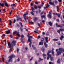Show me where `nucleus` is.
<instances>
[{
  "label": "nucleus",
  "mask_w": 64,
  "mask_h": 64,
  "mask_svg": "<svg viewBox=\"0 0 64 64\" xmlns=\"http://www.w3.org/2000/svg\"><path fill=\"white\" fill-rule=\"evenodd\" d=\"M16 41L15 40H13L12 42L10 44V42H8V46L9 47H10V50L11 51H12V50L11 49H12V48H13V46H15V45H16Z\"/></svg>",
  "instance_id": "obj_1"
},
{
  "label": "nucleus",
  "mask_w": 64,
  "mask_h": 64,
  "mask_svg": "<svg viewBox=\"0 0 64 64\" xmlns=\"http://www.w3.org/2000/svg\"><path fill=\"white\" fill-rule=\"evenodd\" d=\"M58 50H59V49H57L56 50V51L57 52L58 55H59L60 54H61V53H63V52H64V48H59V51H58Z\"/></svg>",
  "instance_id": "obj_2"
},
{
  "label": "nucleus",
  "mask_w": 64,
  "mask_h": 64,
  "mask_svg": "<svg viewBox=\"0 0 64 64\" xmlns=\"http://www.w3.org/2000/svg\"><path fill=\"white\" fill-rule=\"evenodd\" d=\"M13 34L14 35H15V34H16L17 35L18 37L16 38V39H18L19 38V37L20 36V35L19 34V32H17L16 31H15L13 33Z\"/></svg>",
  "instance_id": "obj_3"
},
{
  "label": "nucleus",
  "mask_w": 64,
  "mask_h": 64,
  "mask_svg": "<svg viewBox=\"0 0 64 64\" xmlns=\"http://www.w3.org/2000/svg\"><path fill=\"white\" fill-rule=\"evenodd\" d=\"M45 39L46 40V42H44V45L46 48H47L48 47V44H46V43H48V37H46L45 38Z\"/></svg>",
  "instance_id": "obj_4"
},
{
  "label": "nucleus",
  "mask_w": 64,
  "mask_h": 64,
  "mask_svg": "<svg viewBox=\"0 0 64 64\" xmlns=\"http://www.w3.org/2000/svg\"><path fill=\"white\" fill-rule=\"evenodd\" d=\"M60 61H62V58H58V60L57 61V62L58 64H60Z\"/></svg>",
  "instance_id": "obj_5"
},
{
  "label": "nucleus",
  "mask_w": 64,
  "mask_h": 64,
  "mask_svg": "<svg viewBox=\"0 0 64 64\" xmlns=\"http://www.w3.org/2000/svg\"><path fill=\"white\" fill-rule=\"evenodd\" d=\"M52 14H53L54 15H58V18H60V14H58L56 12L55 13H53Z\"/></svg>",
  "instance_id": "obj_6"
},
{
  "label": "nucleus",
  "mask_w": 64,
  "mask_h": 64,
  "mask_svg": "<svg viewBox=\"0 0 64 64\" xmlns=\"http://www.w3.org/2000/svg\"><path fill=\"white\" fill-rule=\"evenodd\" d=\"M15 56L14 55V54H12V55H11L10 56H9L8 57L10 59H12V58H15Z\"/></svg>",
  "instance_id": "obj_7"
},
{
  "label": "nucleus",
  "mask_w": 64,
  "mask_h": 64,
  "mask_svg": "<svg viewBox=\"0 0 64 64\" xmlns=\"http://www.w3.org/2000/svg\"><path fill=\"white\" fill-rule=\"evenodd\" d=\"M33 38V36H30L28 38V42H31V40H30L31 38Z\"/></svg>",
  "instance_id": "obj_8"
},
{
  "label": "nucleus",
  "mask_w": 64,
  "mask_h": 64,
  "mask_svg": "<svg viewBox=\"0 0 64 64\" xmlns=\"http://www.w3.org/2000/svg\"><path fill=\"white\" fill-rule=\"evenodd\" d=\"M56 27H60V28H62V26L59 24L58 25V23H56Z\"/></svg>",
  "instance_id": "obj_9"
},
{
  "label": "nucleus",
  "mask_w": 64,
  "mask_h": 64,
  "mask_svg": "<svg viewBox=\"0 0 64 64\" xmlns=\"http://www.w3.org/2000/svg\"><path fill=\"white\" fill-rule=\"evenodd\" d=\"M27 15V14H24V15H23V17L24 18V19L26 21V16Z\"/></svg>",
  "instance_id": "obj_10"
},
{
  "label": "nucleus",
  "mask_w": 64,
  "mask_h": 64,
  "mask_svg": "<svg viewBox=\"0 0 64 64\" xmlns=\"http://www.w3.org/2000/svg\"><path fill=\"white\" fill-rule=\"evenodd\" d=\"M54 48H53L52 49V54L53 55V56H54Z\"/></svg>",
  "instance_id": "obj_11"
},
{
  "label": "nucleus",
  "mask_w": 64,
  "mask_h": 64,
  "mask_svg": "<svg viewBox=\"0 0 64 64\" xmlns=\"http://www.w3.org/2000/svg\"><path fill=\"white\" fill-rule=\"evenodd\" d=\"M41 16V18H42V19H43L44 18V19H45L46 18V16H44V15Z\"/></svg>",
  "instance_id": "obj_12"
},
{
  "label": "nucleus",
  "mask_w": 64,
  "mask_h": 64,
  "mask_svg": "<svg viewBox=\"0 0 64 64\" xmlns=\"http://www.w3.org/2000/svg\"><path fill=\"white\" fill-rule=\"evenodd\" d=\"M49 4H50V5H53V6H54L55 5V4H54V3L50 1L49 2Z\"/></svg>",
  "instance_id": "obj_13"
},
{
  "label": "nucleus",
  "mask_w": 64,
  "mask_h": 64,
  "mask_svg": "<svg viewBox=\"0 0 64 64\" xmlns=\"http://www.w3.org/2000/svg\"><path fill=\"white\" fill-rule=\"evenodd\" d=\"M48 23L49 25H50V26H51V27L52 26V22H48Z\"/></svg>",
  "instance_id": "obj_14"
},
{
  "label": "nucleus",
  "mask_w": 64,
  "mask_h": 64,
  "mask_svg": "<svg viewBox=\"0 0 64 64\" xmlns=\"http://www.w3.org/2000/svg\"><path fill=\"white\" fill-rule=\"evenodd\" d=\"M48 52L47 55L48 56H49V53H51V51L48 50Z\"/></svg>",
  "instance_id": "obj_15"
},
{
  "label": "nucleus",
  "mask_w": 64,
  "mask_h": 64,
  "mask_svg": "<svg viewBox=\"0 0 64 64\" xmlns=\"http://www.w3.org/2000/svg\"><path fill=\"white\" fill-rule=\"evenodd\" d=\"M24 36L23 35H22L21 38H22L20 39V40L21 41V42H23V40H22V38H23L24 37Z\"/></svg>",
  "instance_id": "obj_16"
},
{
  "label": "nucleus",
  "mask_w": 64,
  "mask_h": 64,
  "mask_svg": "<svg viewBox=\"0 0 64 64\" xmlns=\"http://www.w3.org/2000/svg\"><path fill=\"white\" fill-rule=\"evenodd\" d=\"M6 34H8L9 33L10 34V31L9 30H6Z\"/></svg>",
  "instance_id": "obj_17"
},
{
  "label": "nucleus",
  "mask_w": 64,
  "mask_h": 64,
  "mask_svg": "<svg viewBox=\"0 0 64 64\" xmlns=\"http://www.w3.org/2000/svg\"><path fill=\"white\" fill-rule=\"evenodd\" d=\"M19 20H20V21H22V19L21 18H18L17 19L16 21H18Z\"/></svg>",
  "instance_id": "obj_18"
},
{
  "label": "nucleus",
  "mask_w": 64,
  "mask_h": 64,
  "mask_svg": "<svg viewBox=\"0 0 64 64\" xmlns=\"http://www.w3.org/2000/svg\"><path fill=\"white\" fill-rule=\"evenodd\" d=\"M64 38V36L63 35H62L61 36V37H60V39L61 40H62L63 39V38Z\"/></svg>",
  "instance_id": "obj_19"
},
{
  "label": "nucleus",
  "mask_w": 64,
  "mask_h": 64,
  "mask_svg": "<svg viewBox=\"0 0 64 64\" xmlns=\"http://www.w3.org/2000/svg\"><path fill=\"white\" fill-rule=\"evenodd\" d=\"M41 4H42V5H41L40 6V8H41V7H43V5H44V3L42 2L41 3Z\"/></svg>",
  "instance_id": "obj_20"
},
{
  "label": "nucleus",
  "mask_w": 64,
  "mask_h": 64,
  "mask_svg": "<svg viewBox=\"0 0 64 64\" xmlns=\"http://www.w3.org/2000/svg\"><path fill=\"white\" fill-rule=\"evenodd\" d=\"M50 58V60L51 61H53L54 60V58L53 57H51Z\"/></svg>",
  "instance_id": "obj_21"
},
{
  "label": "nucleus",
  "mask_w": 64,
  "mask_h": 64,
  "mask_svg": "<svg viewBox=\"0 0 64 64\" xmlns=\"http://www.w3.org/2000/svg\"><path fill=\"white\" fill-rule=\"evenodd\" d=\"M48 17H49V18H52V16H51V15L50 14H48Z\"/></svg>",
  "instance_id": "obj_22"
},
{
  "label": "nucleus",
  "mask_w": 64,
  "mask_h": 64,
  "mask_svg": "<svg viewBox=\"0 0 64 64\" xmlns=\"http://www.w3.org/2000/svg\"><path fill=\"white\" fill-rule=\"evenodd\" d=\"M41 50H42V52H44V50H45V48H42L41 49Z\"/></svg>",
  "instance_id": "obj_23"
},
{
  "label": "nucleus",
  "mask_w": 64,
  "mask_h": 64,
  "mask_svg": "<svg viewBox=\"0 0 64 64\" xmlns=\"http://www.w3.org/2000/svg\"><path fill=\"white\" fill-rule=\"evenodd\" d=\"M38 18L36 17H35V18L34 20V22H36V20H38Z\"/></svg>",
  "instance_id": "obj_24"
},
{
  "label": "nucleus",
  "mask_w": 64,
  "mask_h": 64,
  "mask_svg": "<svg viewBox=\"0 0 64 64\" xmlns=\"http://www.w3.org/2000/svg\"><path fill=\"white\" fill-rule=\"evenodd\" d=\"M5 6L7 7H8V4H7L6 2H5Z\"/></svg>",
  "instance_id": "obj_25"
},
{
  "label": "nucleus",
  "mask_w": 64,
  "mask_h": 64,
  "mask_svg": "<svg viewBox=\"0 0 64 64\" xmlns=\"http://www.w3.org/2000/svg\"><path fill=\"white\" fill-rule=\"evenodd\" d=\"M34 8L35 9H37L38 8H37V6H36V5H35L34 6Z\"/></svg>",
  "instance_id": "obj_26"
},
{
  "label": "nucleus",
  "mask_w": 64,
  "mask_h": 64,
  "mask_svg": "<svg viewBox=\"0 0 64 64\" xmlns=\"http://www.w3.org/2000/svg\"><path fill=\"white\" fill-rule=\"evenodd\" d=\"M53 41H58V39H53Z\"/></svg>",
  "instance_id": "obj_27"
},
{
  "label": "nucleus",
  "mask_w": 64,
  "mask_h": 64,
  "mask_svg": "<svg viewBox=\"0 0 64 64\" xmlns=\"http://www.w3.org/2000/svg\"><path fill=\"white\" fill-rule=\"evenodd\" d=\"M34 10V8H33V7L32 8V12H35L34 11H33V10Z\"/></svg>",
  "instance_id": "obj_28"
},
{
  "label": "nucleus",
  "mask_w": 64,
  "mask_h": 64,
  "mask_svg": "<svg viewBox=\"0 0 64 64\" xmlns=\"http://www.w3.org/2000/svg\"><path fill=\"white\" fill-rule=\"evenodd\" d=\"M30 42L29 43V45L30 46V47H31V43H32V42Z\"/></svg>",
  "instance_id": "obj_29"
},
{
  "label": "nucleus",
  "mask_w": 64,
  "mask_h": 64,
  "mask_svg": "<svg viewBox=\"0 0 64 64\" xmlns=\"http://www.w3.org/2000/svg\"><path fill=\"white\" fill-rule=\"evenodd\" d=\"M12 24V21L10 20V23H9L10 25H11Z\"/></svg>",
  "instance_id": "obj_30"
},
{
  "label": "nucleus",
  "mask_w": 64,
  "mask_h": 64,
  "mask_svg": "<svg viewBox=\"0 0 64 64\" xmlns=\"http://www.w3.org/2000/svg\"><path fill=\"white\" fill-rule=\"evenodd\" d=\"M44 14V11L42 12H40V15H43Z\"/></svg>",
  "instance_id": "obj_31"
},
{
  "label": "nucleus",
  "mask_w": 64,
  "mask_h": 64,
  "mask_svg": "<svg viewBox=\"0 0 64 64\" xmlns=\"http://www.w3.org/2000/svg\"><path fill=\"white\" fill-rule=\"evenodd\" d=\"M54 2L55 4H57L58 3V1L56 0H55L54 1Z\"/></svg>",
  "instance_id": "obj_32"
},
{
  "label": "nucleus",
  "mask_w": 64,
  "mask_h": 64,
  "mask_svg": "<svg viewBox=\"0 0 64 64\" xmlns=\"http://www.w3.org/2000/svg\"><path fill=\"white\" fill-rule=\"evenodd\" d=\"M42 40H41V41H44V38H42Z\"/></svg>",
  "instance_id": "obj_33"
},
{
  "label": "nucleus",
  "mask_w": 64,
  "mask_h": 64,
  "mask_svg": "<svg viewBox=\"0 0 64 64\" xmlns=\"http://www.w3.org/2000/svg\"><path fill=\"white\" fill-rule=\"evenodd\" d=\"M8 61L9 62H12V60L10 59L8 60Z\"/></svg>",
  "instance_id": "obj_34"
},
{
  "label": "nucleus",
  "mask_w": 64,
  "mask_h": 64,
  "mask_svg": "<svg viewBox=\"0 0 64 64\" xmlns=\"http://www.w3.org/2000/svg\"><path fill=\"white\" fill-rule=\"evenodd\" d=\"M4 4H1L0 6H1L2 7H4Z\"/></svg>",
  "instance_id": "obj_35"
},
{
  "label": "nucleus",
  "mask_w": 64,
  "mask_h": 64,
  "mask_svg": "<svg viewBox=\"0 0 64 64\" xmlns=\"http://www.w3.org/2000/svg\"><path fill=\"white\" fill-rule=\"evenodd\" d=\"M38 8H39L38 10L40 12V6H38Z\"/></svg>",
  "instance_id": "obj_36"
},
{
  "label": "nucleus",
  "mask_w": 64,
  "mask_h": 64,
  "mask_svg": "<svg viewBox=\"0 0 64 64\" xmlns=\"http://www.w3.org/2000/svg\"><path fill=\"white\" fill-rule=\"evenodd\" d=\"M40 45H43V42H40Z\"/></svg>",
  "instance_id": "obj_37"
},
{
  "label": "nucleus",
  "mask_w": 64,
  "mask_h": 64,
  "mask_svg": "<svg viewBox=\"0 0 64 64\" xmlns=\"http://www.w3.org/2000/svg\"><path fill=\"white\" fill-rule=\"evenodd\" d=\"M57 32L59 33V34H60V30H58L57 31Z\"/></svg>",
  "instance_id": "obj_38"
},
{
  "label": "nucleus",
  "mask_w": 64,
  "mask_h": 64,
  "mask_svg": "<svg viewBox=\"0 0 64 64\" xmlns=\"http://www.w3.org/2000/svg\"><path fill=\"white\" fill-rule=\"evenodd\" d=\"M52 56L51 55L49 54V56H48L49 57V58H51V57H52Z\"/></svg>",
  "instance_id": "obj_39"
},
{
  "label": "nucleus",
  "mask_w": 64,
  "mask_h": 64,
  "mask_svg": "<svg viewBox=\"0 0 64 64\" xmlns=\"http://www.w3.org/2000/svg\"><path fill=\"white\" fill-rule=\"evenodd\" d=\"M30 13L32 15H34V13H33V12H30Z\"/></svg>",
  "instance_id": "obj_40"
},
{
  "label": "nucleus",
  "mask_w": 64,
  "mask_h": 64,
  "mask_svg": "<svg viewBox=\"0 0 64 64\" xmlns=\"http://www.w3.org/2000/svg\"><path fill=\"white\" fill-rule=\"evenodd\" d=\"M20 29L21 31H23V28H20Z\"/></svg>",
  "instance_id": "obj_41"
},
{
  "label": "nucleus",
  "mask_w": 64,
  "mask_h": 64,
  "mask_svg": "<svg viewBox=\"0 0 64 64\" xmlns=\"http://www.w3.org/2000/svg\"><path fill=\"white\" fill-rule=\"evenodd\" d=\"M15 22H16V19H14V23H15Z\"/></svg>",
  "instance_id": "obj_42"
},
{
  "label": "nucleus",
  "mask_w": 64,
  "mask_h": 64,
  "mask_svg": "<svg viewBox=\"0 0 64 64\" xmlns=\"http://www.w3.org/2000/svg\"><path fill=\"white\" fill-rule=\"evenodd\" d=\"M2 37H4L5 36V34H3L2 36Z\"/></svg>",
  "instance_id": "obj_43"
},
{
  "label": "nucleus",
  "mask_w": 64,
  "mask_h": 64,
  "mask_svg": "<svg viewBox=\"0 0 64 64\" xmlns=\"http://www.w3.org/2000/svg\"><path fill=\"white\" fill-rule=\"evenodd\" d=\"M4 41L5 42V45H6V40H4Z\"/></svg>",
  "instance_id": "obj_44"
},
{
  "label": "nucleus",
  "mask_w": 64,
  "mask_h": 64,
  "mask_svg": "<svg viewBox=\"0 0 64 64\" xmlns=\"http://www.w3.org/2000/svg\"><path fill=\"white\" fill-rule=\"evenodd\" d=\"M30 23H31L32 24H34V22H30Z\"/></svg>",
  "instance_id": "obj_45"
},
{
  "label": "nucleus",
  "mask_w": 64,
  "mask_h": 64,
  "mask_svg": "<svg viewBox=\"0 0 64 64\" xmlns=\"http://www.w3.org/2000/svg\"><path fill=\"white\" fill-rule=\"evenodd\" d=\"M19 52V49L17 48V52L18 53Z\"/></svg>",
  "instance_id": "obj_46"
},
{
  "label": "nucleus",
  "mask_w": 64,
  "mask_h": 64,
  "mask_svg": "<svg viewBox=\"0 0 64 64\" xmlns=\"http://www.w3.org/2000/svg\"><path fill=\"white\" fill-rule=\"evenodd\" d=\"M58 1L59 2H62V0H58Z\"/></svg>",
  "instance_id": "obj_47"
},
{
  "label": "nucleus",
  "mask_w": 64,
  "mask_h": 64,
  "mask_svg": "<svg viewBox=\"0 0 64 64\" xmlns=\"http://www.w3.org/2000/svg\"><path fill=\"white\" fill-rule=\"evenodd\" d=\"M43 56H46V55L44 54L43 55Z\"/></svg>",
  "instance_id": "obj_48"
},
{
  "label": "nucleus",
  "mask_w": 64,
  "mask_h": 64,
  "mask_svg": "<svg viewBox=\"0 0 64 64\" xmlns=\"http://www.w3.org/2000/svg\"><path fill=\"white\" fill-rule=\"evenodd\" d=\"M2 61L4 62V58H2Z\"/></svg>",
  "instance_id": "obj_49"
},
{
  "label": "nucleus",
  "mask_w": 64,
  "mask_h": 64,
  "mask_svg": "<svg viewBox=\"0 0 64 64\" xmlns=\"http://www.w3.org/2000/svg\"><path fill=\"white\" fill-rule=\"evenodd\" d=\"M60 30L61 31H63V29L62 28H60Z\"/></svg>",
  "instance_id": "obj_50"
},
{
  "label": "nucleus",
  "mask_w": 64,
  "mask_h": 64,
  "mask_svg": "<svg viewBox=\"0 0 64 64\" xmlns=\"http://www.w3.org/2000/svg\"><path fill=\"white\" fill-rule=\"evenodd\" d=\"M45 34V33L44 32H42V35H44Z\"/></svg>",
  "instance_id": "obj_51"
},
{
  "label": "nucleus",
  "mask_w": 64,
  "mask_h": 64,
  "mask_svg": "<svg viewBox=\"0 0 64 64\" xmlns=\"http://www.w3.org/2000/svg\"><path fill=\"white\" fill-rule=\"evenodd\" d=\"M33 57H32L30 59V61H31V60H32V59H33Z\"/></svg>",
  "instance_id": "obj_52"
},
{
  "label": "nucleus",
  "mask_w": 64,
  "mask_h": 64,
  "mask_svg": "<svg viewBox=\"0 0 64 64\" xmlns=\"http://www.w3.org/2000/svg\"><path fill=\"white\" fill-rule=\"evenodd\" d=\"M49 7V6H46V8H48V7Z\"/></svg>",
  "instance_id": "obj_53"
},
{
  "label": "nucleus",
  "mask_w": 64,
  "mask_h": 64,
  "mask_svg": "<svg viewBox=\"0 0 64 64\" xmlns=\"http://www.w3.org/2000/svg\"><path fill=\"white\" fill-rule=\"evenodd\" d=\"M45 22V20H43L42 21V22H43V23H44V22Z\"/></svg>",
  "instance_id": "obj_54"
},
{
  "label": "nucleus",
  "mask_w": 64,
  "mask_h": 64,
  "mask_svg": "<svg viewBox=\"0 0 64 64\" xmlns=\"http://www.w3.org/2000/svg\"><path fill=\"white\" fill-rule=\"evenodd\" d=\"M20 61V59L19 58H18V62H19V61Z\"/></svg>",
  "instance_id": "obj_55"
},
{
  "label": "nucleus",
  "mask_w": 64,
  "mask_h": 64,
  "mask_svg": "<svg viewBox=\"0 0 64 64\" xmlns=\"http://www.w3.org/2000/svg\"><path fill=\"white\" fill-rule=\"evenodd\" d=\"M58 45H61V44H60V43H58Z\"/></svg>",
  "instance_id": "obj_56"
},
{
  "label": "nucleus",
  "mask_w": 64,
  "mask_h": 64,
  "mask_svg": "<svg viewBox=\"0 0 64 64\" xmlns=\"http://www.w3.org/2000/svg\"><path fill=\"white\" fill-rule=\"evenodd\" d=\"M44 10H45L46 9V7H44Z\"/></svg>",
  "instance_id": "obj_57"
},
{
  "label": "nucleus",
  "mask_w": 64,
  "mask_h": 64,
  "mask_svg": "<svg viewBox=\"0 0 64 64\" xmlns=\"http://www.w3.org/2000/svg\"><path fill=\"white\" fill-rule=\"evenodd\" d=\"M10 36L11 38H12V35H10Z\"/></svg>",
  "instance_id": "obj_58"
},
{
  "label": "nucleus",
  "mask_w": 64,
  "mask_h": 64,
  "mask_svg": "<svg viewBox=\"0 0 64 64\" xmlns=\"http://www.w3.org/2000/svg\"><path fill=\"white\" fill-rule=\"evenodd\" d=\"M30 5L32 6H33V3H31L30 4Z\"/></svg>",
  "instance_id": "obj_59"
},
{
  "label": "nucleus",
  "mask_w": 64,
  "mask_h": 64,
  "mask_svg": "<svg viewBox=\"0 0 64 64\" xmlns=\"http://www.w3.org/2000/svg\"><path fill=\"white\" fill-rule=\"evenodd\" d=\"M47 6H50V5L48 4V3H47Z\"/></svg>",
  "instance_id": "obj_60"
},
{
  "label": "nucleus",
  "mask_w": 64,
  "mask_h": 64,
  "mask_svg": "<svg viewBox=\"0 0 64 64\" xmlns=\"http://www.w3.org/2000/svg\"><path fill=\"white\" fill-rule=\"evenodd\" d=\"M34 32L36 33H38V32H37L36 31H34Z\"/></svg>",
  "instance_id": "obj_61"
},
{
  "label": "nucleus",
  "mask_w": 64,
  "mask_h": 64,
  "mask_svg": "<svg viewBox=\"0 0 64 64\" xmlns=\"http://www.w3.org/2000/svg\"><path fill=\"white\" fill-rule=\"evenodd\" d=\"M56 21H57V22H59V20L58 19L56 20Z\"/></svg>",
  "instance_id": "obj_62"
},
{
  "label": "nucleus",
  "mask_w": 64,
  "mask_h": 64,
  "mask_svg": "<svg viewBox=\"0 0 64 64\" xmlns=\"http://www.w3.org/2000/svg\"><path fill=\"white\" fill-rule=\"evenodd\" d=\"M1 48H3V46H0Z\"/></svg>",
  "instance_id": "obj_63"
},
{
  "label": "nucleus",
  "mask_w": 64,
  "mask_h": 64,
  "mask_svg": "<svg viewBox=\"0 0 64 64\" xmlns=\"http://www.w3.org/2000/svg\"><path fill=\"white\" fill-rule=\"evenodd\" d=\"M49 63V64H52V62H50Z\"/></svg>",
  "instance_id": "obj_64"
}]
</instances>
